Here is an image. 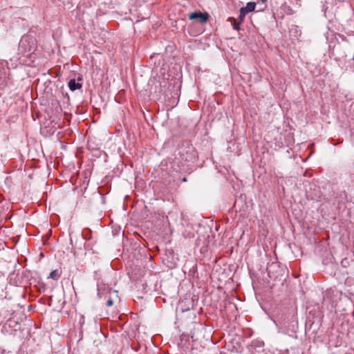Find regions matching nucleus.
Returning <instances> with one entry per match:
<instances>
[{"label": "nucleus", "instance_id": "f03ea898", "mask_svg": "<svg viewBox=\"0 0 354 354\" xmlns=\"http://www.w3.org/2000/svg\"><path fill=\"white\" fill-rule=\"evenodd\" d=\"M178 155L177 159L179 160L181 166L187 165V169H191L192 165L197 158L198 153L193 146L187 145L179 148Z\"/></svg>", "mask_w": 354, "mask_h": 354}, {"label": "nucleus", "instance_id": "39448f33", "mask_svg": "<svg viewBox=\"0 0 354 354\" xmlns=\"http://www.w3.org/2000/svg\"><path fill=\"white\" fill-rule=\"evenodd\" d=\"M7 85V78L5 69L0 66V89H2Z\"/></svg>", "mask_w": 354, "mask_h": 354}, {"label": "nucleus", "instance_id": "4468645a", "mask_svg": "<svg viewBox=\"0 0 354 354\" xmlns=\"http://www.w3.org/2000/svg\"><path fill=\"white\" fill-rule=\"evenodd\" d=\"M56 1H58L60 3H59V6H61V4L64 6L66 3H68V0H56Z\"/></svg>", "mask_w": 354, "mask_h": 354}, {"label": "nucleus", "instance_id": "a211bd4d", "mask_svg": "<svg viewBox=\"0 0 354 354\" xmlns=\"http://www.w3.org/2000/svg\"><path fill=\"white\" fill-rule=\"evenodd\" d=\"M82 80V77H79L77 78V80H78V81H81Z\"/></svg>", "mask_w": 354, "mask_h": 354}, {"label": "nucleus", "instance_id": "6ab92c4d", "mask_svg": "<svg viewBox=\"0 0 354 354\" xmlns=\"http://www.w3.org/2000/svg\"><path fill=\"white\" fill-rule=\"evenodd\" d=\"M55 2H56V0H53Z\"/></svg>", "mask_w": 354, "mask_h": 354}, {"label": "nucleus", "instance_id": "0eeeda50", "mask_svg": "<svg viewBox=\"0 0 354 354\" xmlns=\"http://www.w3.org/2000/svg\"><path fill=\"white\" fill-rule=\"evenodd\" d=\"M61 273L62 272L59 269L54 270L50 273L48 278L57 280L60 277Z\"/></svg>", "mask_w": 354, "mask_h": 354}, {"label": "nucleus", "instance_id": "f8f14e48", "mask_svg": "<svg viewBox=\"0 0 354 354\" xmlns=\"http://www.w3.org/2000/svg\"><path fill=\"white\" fill-rule=\"evenodd\" d=\"M249 13L248 11L245 8V7H242L240 8V14L241 17H245V15Z\"/></svg>", "mask_w": 354, "mask_h": 354}, {"label": "nucleus", "instance_id": "ddd939ff", "mask_svg": "<svg viewBox=\"0 0 354 354\" xmlns=\"http://www.w3.org/2000/svg\"><path fill=\"white\" fill-rule=\"evenodd\" d=\"M244 18H245V17H241V15L239 14V16L238 19H236V20L239 22V24H241L243 21Z\"/></svg>", "mask_w": 354, "mask_h": 354}, {"label": "nucleus", "instance_id": "dca6fc26", "mask_svg": "<svg viewBox=\"0 0 354 354\" xmlns=\"http://www.w3.org/2000/svg\"><path fill=\"white\" fill-rule=\"evenodd\" d=\"M183 182H187V178L185 177L182 178Z\"/></svg>", "mask_w": 354, "mask_h": 354}, {"label": "nucleus", "instance_id": "7ed1b4c3", "mask_svg": "<svg viewBox=\"0 0 354 354\" xmlns=\"http://www.w3.org/2000/svg\"><path fill=\"white\" fill-rule=\"evenodd\" d=\"M117 292H118L115 290H111L108 286L103 283H97V296L100 299H106L108 295L112 294H114L118 297Z\"/></svg>", "mask_w": 354, "mask_h": 354}, {"label": "nucleus", "instance_id": "f3484780", "mask_svg": "<svg viewBox=\"0 0 354 354\" xmlns=\"http://www.w3.org/2000/svg\"><path fill=\"white\" fill-rule=\"evenodd\" d=\"M124 200L129 199V196H127H127H125V197H124Z\"/></svg>", "mask_w": 354, "mask_h": 354}, {"label": "nucleus", "instance_id": "1a4fd4ad", "mask_svg": "<svg viewBox=\"0 0 354 354\" xmlns=\"http://www.w3.org/2000/svg\"><path fill=\"white\" fill-rule=\"evenodd\" d=\"M257 3L255 2H248L246 6H245V8L248 11V12H252L255 10Z\"/></svg>", "mask_w": 354, "mask_h": 354}, {"label": "nucleus", "instance_id": "9d476101", "mask_svg": "<svg viewBox=\"0 0 354 354\" xmlns=\"http://www.w3.org/2000/svg\"><path fill=\"white\" fill-rule=\"evenodd\" d=\"M266 2H267V0H261V2L257 3V4L259 5V11L264 10L267 7Z\"/></svg>", "mask_w": 354, "mask_h": 354}, {"label": "nucleus", "instance_id": "6e6552de", "mask_svg": "<svg viewBox=\"0 0 354 354\" xmlns=\"http://www.w3.org/2000/svg\"><path fill=\"white\" fill-rule=\"evenodd\" d=\"M227 21L231 22V24L234 30H239L240 29V24H239L236 19L234 17H229Z\"/></svg>", "mask_w": 354, "mask_h": 354}, {"label": "nucleus", "instance_id": "2eb2a0df", "mask_svg": "<svg viewBox=\"0 0 354 354\" xmlns=\"http://www.w3.org/2000/svg\"><path fill=\"white\" fill-rule=\"evenodd\" d=\"M306 197H307V199H310V200L314 199V197H313V196H310V195H307V196H306Z\"/></svg>", "mask_w": 354, "mask_h": 354}, {"label": "nucleus", "instance_id": "9b49d317", "mask_svg": "<svg viewBox=\"0 0 354 354\" xmlns=\"http://www.w3.org/2000/svg\"><path fill=\"white\" fill-rule=\"evenodd\" d=\"M105 300H106V306L111 307L113 306V298L111 297V295H108Z\"/></svg>", "mask_w": 354, "mask_h": 354}, {"label": "nucleus", "instance_id": "20e7f679", "mask_svg": "<svg viewBox=\"0 0 354 354\" xmlns=\"http://www.w3.org/2000/svg\"><path fill=\"white\" fill-rule=\"evenodd\" d=\"M209 17V15L207 12L202 13L201 12H194L189 14V19L190 20H194V19H199L200 22L202 24H205L208 19Z\"/></svg>", "mask_w": 354, "mask_h": 354}, {"label": "nucleus", "instance_id": "f257e3e1", "mask_svg": "<svg viewBox=\"0 0 354 354\" xmlns=\"http://www.w3.org/2000/svg\"><path fill=\"white\" fill-rule=\"evenodd\" d=\"M35 31L30 30L23 35L19 43V54L31 59L37 48V40Z\"/></svg>", "mask_w": 354, "mask_h": 354}, {"label": "nucleus", "instance_id": "423d86ee", "mask_svg": "<svg viewBox=\"0 0 354 354\" xmlns=\"http://www.w3.org/2000/svg\"><path fill=\"white\" fill-rule=\"evenodd\" d=\"M68 86L70 90L72 91H74L77 89H80L82 88V84L79 82H76L75 79L70 80Z\"/></svg>", "mask_w": 354, "mask_h": 354}]
</instances>
